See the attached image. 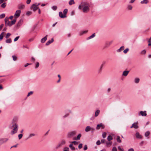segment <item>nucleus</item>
<instances>
[{
	"label": "nucleus",
	"instance_id": "obj_1",
	"mask_svg": "<svg viewBox=\"0 0 151 151\" xmlns=\"http://www.w3.org/2000/svg\"><path fill=\"white\" fill-rule=\"evenodd\" d=\"M89 4L86 2H82L78 6V9L80 10H82L84 13L88 12L89 10Z\"/></svg>",
	"mask_w": 151,
	"mask_h": 151
},
{
	"label": "nucleus",
	"instance_id": "obj_2",
	"mask_svg": "<svg viewBox=\"0 0 151 151\" xmlns=\"http://www.w3.org/2000/svg\"><path fill=\"white\" fill-rule=\"evenodd\" d=\"M16 119H13L12 123L9 126V128L10 129H13L11 132V134L12 135L16 133L17 131L18 125L16 124Z\"/></svg>",
	"mask_w": 151,
	"mask_h": 151
},
{
	"label": "nucleus",
	"instance_id": "obj_3",
	"mask_svg": "<svg viewBox=\"0 0 151 151\" xmlns=\"http://www.w3.org/2000/svg\"><path fill=\"white\" fill-rule=\"evenodd\" d=\"M19 17V10H17L15 14L14 17V19L11 21V24L12 26L14 24L16 21L17 18Z\"/></svg>",
	"mask_w": 151,
	"mask_h": 151
},
{
	"label": "nucleus",
	"instance_id": "obj_4",
	"mask_svg": "<svg viewBox=\"0 0 151 151\" xmlns=\"http://www.w3.org/2000/svg\"><path fill=\"white\" fill-rule=\"evenodd\" d=\"M76 134V132L73 131L69 132L67 134V137L68 138H71L74 136Z\"/></svg>",
	"mask_w": 151,
	"mask_h": 151
},
{
	"label": "nucleus",
	"instance_id": "obj_5",
	"mask_svg": "<svg viewBox=\"0 0 151 151\" xmlns=\"http://www.w3.org/2000/svg\"><path fill=\"white\" fill-rule=\"evenodd\" d=\"M5 23V25L6 26L11 27L12 26L11 22L9 21V18L8 17H6L4 19Z\"/></svg>",
	"mask_w": 151,
	"mask_h": 151
},
{
	"label": "nucleus",
	"instance_id": "obj_6",
	"mask_svg": "<svg viewBox=\"0 0 151 151\" xmlns=\"http://www.w3.org/2000/svg\"><path fill=\"white\" fill-rule=\"evenodd\" d=\"M105 126L104 124L102 123H101L97 125L96 129H103L104 128Z\"/></svg>",
	"mask_w": 151,
	"mask_h": 151
},
{
	"label": "nucleus",
	"instance_id": "obj_7",
	"mask_svg": "<svg viewBox=\"0 0 151 151\" xmlns=\"http://www.w3.org/2000/svg\"><path fill=\"white\" fill-rule=\"evenodd\" d=\"M138 122H135L130 127L131 128H134L135 129H137L139 127L138 125Z\"/></svg>",
	"mask_w": 151,
	"mask_h": 151
},
{
	"label": "nucleus",
	"instance_id": "obj_8",
	"mask_svg": "<svg viewBox=\"0 0 151 151\" xmlns=\"http://www.w3.org/2000/svg\"><path fill=\"white\" fill-rule=\"evenodd\" d=\"M38 7L37 5L35 4H33L31 6V9H32L34 11H35L37 9H38Z\"/></svg>",
	"mask_w": 151,
	"mask_h": 151
},
{
	"label": "nucleus",
	"instance_id": "obj_9",
	"mask_svg": "<svg viewBox=\"0 0 151 151\" xmlns=\"http://www.w3.org/2000/svg\"><path fill=\"white\" fill-rule=\"evenodd\" d=\"M65 143V140H62L61 142L56 147V148L58 149L62 145H64Z\"/></svg>",
	"mask_w": 151,
	"mask_h": 151
},
{
	"label": "nucleus",
	"instance_id": "obj_10",
	"mask_svg": "<svg viewBox=\"0 0 151 151\" xmlns=\"http://www.w3.org/2000/svg\"><path fill=\"white\" fill-rule=\"evenodd\" d=\"M141 115L142 116H146L147 115V113L146 111H140L139 114V115Z\"/></svg>",
	"mask_w": 151,
	"mask_h": 151
},
{
	"label": "nucleus",
	"instance_id": "obj_11",
	"mask_svg": "<svg viewBox=\"0 0 151 151\" xmlns=\"http://www.w3.org/2000/svg\"><path fill=\"white\" fill-rule=\"evenodd\" d=\"M135 135L136 136V137L139 139H142V135H141L140 134L139 132H137L136 133V134H135Z\"/></svg>",
	"mask_w": 151,
	"mask_h": 151
},
{
	"label": "nucleus",
	"instance_id": "obj_12",
	"mask_svg": "<svg viewBox=\"0 0 151 151\" xmlns=\"http://www.w3.org/2000/svg\"><path fill=\"white\" fill-rule=\"evenodd\" d=\"M129 70H125L124 71L123 73H122V76H126L128 75L129 73Z\"/></svg>",
	"mask_w": 151,
	"mask_h": 151
},
{
	"label": "nucleus",
	"instance_id": "obj_13",
	"mask_svg": "<svg viewBox=\"0 0 151 151\" xmlns=\"http://www.w3.org/2000/svg\"><path fill=\"white\" fill-rule=\"evenodd\" d=\"M47 35H46L45 37L42 38L41 40V42L42 43H44L47 39Z\"/></svg>",
	"mask_w": 151,
	"mask_h": 151
},
{
	"label": "nucleus",
	"instance_id": "obj_14",
	"mask_svg": "<svg viewBox=\"0 0 151 151\" xmlns=\"http://www.w3.org/2000/svg\"><path fill=\"white\" fill-rule=\"evenodd\" d=\"M59 16L61 18H64L65 17H66V16L64 14V15L63 14V13L62 12H59Z\"/></svg>",
	"mask_w": 151,
	"mask_h": 151
},
{
	"label": "nucleus",
	"instance_id": "obj_15",
	"mask_svg": "<svg viewBox=\"0 0 151 151\" xmlns=\"http://www.w3.org/2000/svg\"><path fill=\"white\" fill-rule=\"evenodd\" d=\"M81 134H79L78 135L77 137L73 138V139L76 140H79L81 137Z\"/></svg>",
	"mask_w": 151,
	"mask_h": 151
},
{
	"label": "nucleus",
	"instance_id": "obj_16",
	"mask_svg": "<svg viewBox=\"0 0 151 151\" xmlns=\"http://www.w3.org/2000/svg\"><path fill=\"white\" fill-rule=\"evenodd\" d=\"M88 32V30L81 31L79 33V35L80 36H81L83 35L84 34H86V33H87Z\"/></svg>",
	"mask_w": 151,
	"mask_h": 151
},
{
	"label": "nucleus",
	"instance_id": "obj_17",
	"mask_svg": "<svg viewBox=\"0 0 151 151\" xmlns=\"http://www.w3.org/2000/svg\"><path fill=\"white\" fill-rule=\"evenodd\" d=\"M7 139H0V145L4 142H6L7 140Z\"/></svg>",
	"mask_w": 151,
	"mask_h": 151
},
{
	"label": "nucleus",
	"instance_id": "obj_18",
	"mask_svg": "<svg viewBox=\"0 0 151 151\" xmlns=\"http://www.w3.org/2000/svg\"><path fill=\"white\" fill-rule=\"evenodd\" d=\"M53 41H54L53 39V38H52V40H51H51H49V41H48L47 42V43H46V45H49L50 44V43H52V42H53Z\"/></svg>",
	"mask_w": 151,
	"mask_h": 151
},
{
	"label": "nucleus",
	"instance_id": "obj_19",
	"mask_svg": "<svg viewBox=\"0 0 151 151\" xmlns=\"http://www.w3.org/2000/svg\"><path fill=\"white\" fill-rule=\"evenodd\" d=\"M91 127L90 126H88L86 127L85 131L86 132H88L91 130Z\"/></svg>",
	"mask_w": 151,
	"mask_h": 151
},
{
	"label": "nucleus",
	"instance_id": "obj_20",
	"mask_svg": "<svg viewBox=\"0 0 151 151\" xmlns=\"http://www.w3.org/2000/svg\"><path fill=\"white\" fill-rule=\"evenodd\" d=\"M124 46H122V47H121L120 48H119V49H118L117 50V52H120L122 50H124Z\"/></svg>",
	"mask_w": 151,
	"mask_h": 151
},
{
	"label": "nucleus",
	"instance_id": "obj_21",
	"mask_svg": "<svg viewBox=\"0 0 151 151\" xmlns=\"http://www.w3.org/2000/svg\"><path fill=\"white\" fill-rule=\"evenodd\" d=\"M95 36H96V35H95V33H93L91 36L88 37L87 38V40H88L94 37H95Z\"/></svg>",
	"mask_w": 151,
	"mask_h": 151
},
{
	"label": "nucleus",
	"instance_id": "obj_22",
	"mask_svg": "<svg viewBox=\"0 0 151 151\" xmlns=\"http://www.w3.org/2000/svg\"><path fill=\"white\" fill-rule=\"evenodd\" d=\"M100 112V111L99 110H97L95 114V116L97 117L98 116Z\"/></svg>",
	"mask_w": 151,
	"mask_h": 151
},
{
	"label": "nucleus",
	"instance_id": "obj_23",
	"mask_svg": "<svg viewBox=\"0 0 151 151\" xmlns=\"http://www.w3.org/2000/svg\"><path fill=\"white\" fill-rule=\"evenodd\" d=\"M103 64H102L100 66V68L98 70V72L99 73H101L102 69V67H103Z\"/></svg>",
	"mask_w": 151,
	"mask_h": 151
},
{
	"label": "nucleus",
	"instance_id": "obj_24",
	"mask_svg": "<svg viewBox=\"0 0 151 151\" xmlns=\"http://www.w3.org/2000/svg\"><path fill=\"white\" fill-rule=\"evenodd\" d=\"M112 144V142L109 141V142H106V145L107 147H109Z\"/></svg>",
	"mask_w": 151,
	"mask_h": 151
},
{
	"label": "nucleus",
	"instance_id": "obj_25",
	"mask_svg": "<svg viewBox=\"0 0 151 151\" xmlns=\"http://www.w3.org/2000/svg\"><path fill=\"white\" fill-rule=\"evenodd\" d=\"M75 2L74 0H70L69 2V4L70 5H71L73 4H75Z\"/></svg>",
	"mask_w": 151,
	"mask_h": 151
},
{
	"label": "nucleus",
	"instance_id": "obj_26",
	"mask_svg": "<svg viewBox=\"0 0 151 151\" xmlns=\"http://www.w3.org/2000/svg\"><path fill=\"white\" fill-rule=\"evenodd\" d=\"M140 79L139 78H135L134 79V82L136 83H138L139 82Z\"/></svg>",
	"mask_w": 151,
	"mask_h": 151
},
{
	"label": "nucleus",
	"instance_id": "obj_27",
	"mask_svg": "<svg viewBox=\"0 0 151 151\" xmlns=\"http://www.w3.org/2000/svg\"><path fill=\"white\" fill-rule=\"evenodd\" d=\"M148 2V0H143V1H141V3L142 4H146Z\"/></svg>",
	"mask_w": 151,
	"mask_h": 151
},
{
	"label": "nucleus",
	"instance_id": "obj_28",
	"mask_svg": "<svg viewBox=\"0 0 151 151\" xmlns=\"http://www.w3.org/2000/svg\"><path fill=\"white\" fill-rule=\"evenodd\" d=\"M113 138L111 135H109L107 137V139L109 141H110Z\"/></svg>",
	"mask_w": 151,
	"mask_h": 151
},
{
	"label": "nucleus",
	"instance_id": "obj_29",
	"mask_svg": "<svg viewBox=\"0 0 151 151\" xmlns=\"http://www.w3.org/2000/svg\"><path fill=\"white\" fill-rule=\"evenodd\" d=\"M4 33V32H3L0 35V40H1L3 39Z\"/></svg>",
	"mask_w": 151,
	"mask_h": 151
},
{
	"label": "nucleus",
	"instance_id": "obj_30",
	"mask_svg": "<svg viewBox=\"0 0 151 151\" xmlns=\"http://www.w3.org/2000/svg\"><path fill=\"white\" fill-rule=\"evenodd\" d=\"M120 137L119 136H117V138H116V140L118 142H119V143H120L121 142V140L120 139Z\"/></svg>",
	"mask_w": 151,
	"mask_h": 151
},
{
	"label": "nucleus",
	"instance_id": "obj_31",
	"mask_svg": "<svg viewBox=\"0 0 151 151\" xmlns=\"http://www.w3.org/2000/svg\"><path fill=\"white\" fill-rule=\"evenodd\" d=\"M6 43H9L12 42V40L11 39H9L6 40Z\"/></svg>",
	"mask_w": 151,
	"mask_h": 151
},
{
	"label": "nucleus",
	"instance_id": "obj_32",
	"mask_svg": "<svg viewBox=\"0 0 151 151\" xmlns=\"http://www.w3.org/2000/svg\"><path fill=\"white\" fill-rule=\"evenodd\" d=\"M35 134L34 133L31 134L29 135V136L28 137V139L29 138L35 136Z\"/></svg>",
	"mask_w": 151,
	"mask_h": 151
},
{
	"label": "nucleus",
	"instance_id": "obj_33",
	"mask_svg": "<svg viewBox=\"0 0 151 151\" xmlns=\"http://www.w3.org/2000/svg\"><path fill=\"white\" fill-rule=\"evenodd\" d=\"M6 6V3L4 2V3H3L1 5V6L3 8H4Z\"/></svg>",
	"mask_w": 151,
	"mask_h": 151
},
{
	"label": "nucleus",
	"instance_id": "obj_34",
	"mask_svg": "<svg viewBox=\"0 0 151 151\" xmlns=\"http://www.w3.org/2000/svg\"><path fill=\"white\" fill-rule=\"evenodd\" d=\"M150 132H149V131L147 132H145V136L146 137H147L150 135Z\"/></svg>",
	"mask_w": 151,
	"mask_h": 151
},
{
	"label": "nucleus",
	"instance_id": "obj_35",
	"mask_svg": "<svg viewBox=\"0 0 151 151\" xmlns=\"http://www.w3.org/2000/svg\"><path fill=\"white\" fill-rule=\"evenodd\" d=\"M5 14H3L0 15V19H2L5 17Z\"/></svg>",
	"mask_w": 151,
	"mask_h": 151
},
{
	"label": "nucleus",
	"instance_id": "obj_36",
	"mask_svg": "<svg viewBox=\"0 0 151 151\" xmlns=\"http://www.w3.org/2000/svg\"><path fill=\"white\" fill-rule=\"evenodd\" d=\"M129 49L128 48L126 49H125L124 51L123 52L125 54H126L127 53V52L129 51Z\"/></svg>",
	"mask_w": 151,
	"mask_h": 151
},
{
	"label": "nucleus",
	"instance_id": "obj_37",
	"mask_svg": "<svg viewBox=\"0 0 151 151\" xmlns=\"http://www.w3.org/2000/svg\"><path fill=\"white\" fill-rule=\"evenodd\" d=\"M68 12V9H65L64 10V11H63V13H64V14L65 15Z\"/></svg>",
	"mask_w": 151,
	"mask_h": 151
},
{
	"label": "nucleus",
	"instance_id": "obj_38",
	"mask_svg": "<svg viewBox=\"0 0 151 151\" xmlns=\"http://www.w3.org/2000/svg\"><path fill=\"white\" fill-rule=\"evenodd\" d=\"M36 66H35V68H37L39 66V63L38 62H36Z\"/></svg>",
	"mask_w": 151,
	"mask_h": 151
},
{
	"label": "nucleus",
	"instance_id": "obj_39",
	"mask_svg": "<svg viewBox=\"0 0 151 151\" xmlns=\"http://www.w3.org/2000/svg\"><path fill=\"white\" fill-rule=\"evenodd\" d=\"M52 9L54 10H56L57 9V7L56 6H53L52 7Z\"/></svg>",
	"mask_w": 151,
	"mask_h": 151
},
{
	"label": "nucleus",
	"instance_id": "obj_40",
	"mask_svg": "<svg viewBox=\"0 0 151 151\" xmlns=\"http://www.w3.org/2000/svg\"><path fill=\"white\" fill-rule=\"evenodd\" d=\"M33 92L32 91H30L29 92L27 95V97H29V96H30L31 95H32L33 94Z\"/></svg>",
	"mask_w": 151,
	"mask_h": 151
},
{
	"label": "nucleus",
	"instance_id": "obj_41",
	"mask_svg": "<svg viewBox=\"0 0 151 151\" xmlns=\"http://www.w3.org/2000/svg\"><path fill=\"white\" fill-rule=\"evenodd\" d=\"M11 34L10 33H7L6 36V38L8 39L9 37L11 35Z\"/></svg>",
	"mask_w": 151,
	"mask_h": 151
},
{
	"label": "nucleus",
	"instance_id": "obj_42",
	"mask_svg": "<svg viewBox=\"0 0 151 151\" xmlns=\"http://www.w3.org/2000/svg\"><path fill=\"white\" fill-rule=\"evenodd\" d=\"M127 8L129 10H132V6L131 5H129L128 6Z\"/></svg>",
	"mask_w": 151,
	"mask_h": 151
},
{
	"label": "nucleus",
	"instance_id": "obj_43",
	"mask_svg": "<svg viewBox=\"0 0 151 151\" xmlns=\"http://www.w3.org/2000/svg\"><path fill=\"white\" fill-rule=\"evenodd\" d=\"M146 52L145 50H144L142 51L141 52V55H144L146 53Z\"/></svg>",
	"mask_w": 151,
	"mask_h": 151
},
{
	"label": "nucleus",
	"instance_id": "obj_44",
	"mask_svg": "<svg viewBox=\"0 0 151 151\" xmlns=\"http://www.w3.org/2000/svg\"><path fill=\"white\" fill-rule=\"evenodd\" d=\"M106 132H104L102 134V137L103 138H105L106 137Z\"/></svg>",
	"mask_w": 151,
	"mask_h": 151
},
{
	"label": "nucleus",
	"instance_id": "obj_45",
	"mask_svg": "<svg viewBox=\"0 0 151 151\" xmlns=\"http://www.w3.org/2000/svg\"><path fill=\"white\" fill-rule=\"evenodd\" d=\"M72 144H73L75 145H77L78 144V142L76 141H73L71 142Z\"/></svg>",
	"mask_w": 151,
	"mask_h": 151
},
{
	"label": "nucleus",
	"instance_id": "obj_46",
	"mask_svg": "<svg viewBox=\"0 0 151 151\" xmlns=\"http://www.w3.org/2000/svg\"><path fill=\"white\" fill-rule=\"evenodd\" d=\"M69 148L68 147H65L64 148V150L63 151H68Z\"/></svg>",
	"mask_w": 151,
	"mask_h": 151
},
{
	"label": "nucleus",
	"instance_id": "obj_47",
	"mask_svg": "<svg viewBox=\"0 0 151 151\" xmlns=\"http://www.w3.org/2000/svg\"><path fill=\"white\" fill-rule=\"evenodd\" d=\"M12 58L13 60L14 61L16 60L17 59V57L15 55L12 56Z\"/></svg>",
	"mask_w": 151,
	"mask_h": 151
},
{
	"label": "nucleus",
	"instance_id": "obj_48",
	"mask_svg": "<svg viewBox=\"0 0 151 151\" xmlns=\"http://www.w3.org/2000/svg\"><path fill=\"white\" fill-rule=\"evenodd\" d=\"M32 13V12H31L28 11L27 12L26 14L28 16H29Z\"/></svg>",
	"mask_w": 151,
	"mask_h": 151
},
{
	"label": "nucleus",
	"instance_id": "obj_49",
	"mask_svg": "<svg viewBox=\"0 0 151 151\" xmlns=\"http://www.w3.org/2000/svg\"><path fill=\"white\" fill-rule=\"evenodd\" d=\"M24 5H21L19 6V9H23L24 7Z\"/></svg>",
	"mask_w": 151,
	"mask_h": 151
},
{
	"label": "nucleus",
	"instance_id": "obj_50",
	"mask_svg": "<svg viewBox=\"0 0 151 151\" xmlns=\"http://www.w3.org/2000/svg\"><path fill=\"white\" fill-rule=\"evenodd\" d=\"M118 149L120 151H123L124 149L123 148H122L120 146L118 147Z\"/></svg>",
	"mask_w": 151,
	"mask_h": 151
},
{
	"label": "nucleus",
	"instance_id": "obj_51",
	"mask_svg": "<svg viewBox=\"0 0 151 151\" xmlns=\"http://www.w3.org/2000/svg\"><path fill=\"white\" fill-rule=\"evenodd\" d=\"M82 144H80L78 146V147L79 149H81L82 147Z\"/></svg>",
	"mask_w": 151,
	"mask_h": 151
},
{
	"label": "nucleus",
	"instance_id": "obj_52",
	"mask_svg": "<svg viewBox=\"0 0 151 151\" xmlns=\"http://www.w3.org/2000/svg\"><path fill=\"white\" fill-rule=\"evenodd\" d=\"M87 148L88 147L87 145H85L84 147V150H86L87 149Z\"/></svg>",
	"mask_w": 151,
	"mask_h": 151
},
{
	"label": "nucleus",
	"instance_id": "obj_53",
	"mask_svg": "<svg viewBox=\"0 0 151 151\" xmlns=\"http://www.w3.org/2000/svg\"><path fill=\"white\" fill-rule=\"evenodd\" d=\"M112 150V151H117V149L116 147H114L113 148Z\"/></svg>",
	"mask_w": 151,
	"mask_h": 151
},
{
	"label": "nucleus",
	"instance_id": "obj_54",
	"mask_svg": "<svg viewBox=\"0 0 151 151\" xmlns=\"http://www.w3.org/2000/svg\"><path fill=\"white\" fill-rule=\"evenodd\" d=\"M69 115V114L68 113L67 114H66L65 115L63 116V118H65L68 116Z\"/></svg>",
	"mask_w": 151,
	"mask_h": 151
},
{
	"label": "nucleus",
	"instance_id": "obj_55",
	"mask_svg": "<svg viewBox=\"0 0 151 151\" xmlns=\"http://www.w3.org/2000/svg\"><path fill=\"white\" fill-rule=\"evenodd\" d=\"M96 143L97 145H99L101 144V143L100 142V141L99 140Z\"/></svg>",
	"mask_w": 151,
	"mask_h": 151
},
{
	"label": "nucleus",
	"instance_id": "obj_56",
	"mask_svg": "<svg viewBox=\"0 0 151 151\" xmlns=\"http://www.w3.org/2000/svg\"><path fill=\"white\" fill-rule=\"evenodd\" d=\"M19 39V36L17 37L14 39V41H17Z\"/></svg>",
	"mask_w": 151,
	"mask_h": 151
},
{
	"label": "nucleus",
	"instance_id": "obj_57",
	"mask_svg": "<svg viewBox=\"0 0 151 151\" xmlns=\"http://www.w3.org/2000/svg\"><path fill=\"white\" fill-rule=\"evenodd\" d=\"M31 60L32 61H33V62H34L35 60V59L34 57H32L31 58Z\"/></svg>",
	"mask_w": 151,
	"mask_h": 151
},
{
	"label": "nucleus",
	"instance_id": "obj_58",
	"mask_svg": "<svg viewBox=\"0 0 151 151\" xmlns=\"http://www.w3.org/2000/svg\"><path fill=\"white\" fill-rule=\"evenodd\" d=\"M23 19H21L19 20V26L20 25V24L23 22Z\"/></svg>",
	"mask_w": 151,
	"mask_h": 151
},
{
	"label": "nucleus",
	"instance_id": "obj_59",
	"mask_svg": "<svg viewBox=\"0 0 151 151\" xmlns=\"http://www.w3.org/2000/svg\"><path fill=\"white\" fill-rule=\"evenodd\" d=\"M4 24H1L0 26V30H1L2 28L3 27Z\"/></svg>",
	"mask_w": 151,
	"mask_h": 151
},
{
	"label": "nucleus",
	"instance_id": "obj_60",
	"mask_svg": "<svg viewBox=\"0 0 151 151\" xmlns=\"http://www.w3.org/2000/svg\"><path fill=\"white\" fill-rule=\"evenodd\" d=\"M31 2V0H27V3L28 4H29Z\"/></svg>",
	"mask_w": 151,
	"mask_h": 151
},
{
	"label": "nucleus",
	"instance_id": "obj_61",
	"mask_svg": "<svg viewBox=\"0 0 151 151\" xmlns=\"http://www.w3.org/2000/svg\"><path fill=\"white\" fill-rule=\"evenodd\" d=\"M101 143H104L105 142V140L104 139H102L101 140Z\"/></svg>",
	"mask_w": 151,
	"mask_h": 151
},
{
	"label": "nucleus",
	"instance_id": "obj_62",
	"mask_svg": "<svg viewBox=\"0 0 151 151\" xmlns=\"http://www.w3.org/2000/svg\"><path fill=\"white\" fill-rule=\"evenodd\" d=\"M23 136V135L22 134H19V139H21Z\"/></svg>",
	"mask_w": 151,
	"mask_h": 151
},
{
	"label": "nucleus",
	"instance_id": "obj_63",
	"mask_svg": "<svg viewBox=\"0 0 151 151\" xmlns=\"http://www.w3.org/2000/svg\"><path fill=\"white\" fill-rule=\"evenodd\" d=\"M112 41H111L110 42H109L108 44V45H111V43H112Z\"/></svg>",
	"mask_w": 151,
	"mask_h": 151
},
{
	"label": "nucleus",
	"instance_id": "obj_64",
	"mask_svg": "<svg viewBox=\"0 0 151 151\" xmlns=\"http://www.w3.org/2000/svg\"><path fill=\"white\" fill-rule=\"evenodd\" d=\"M134 150L132 148H130L128 150V151H134Z\"/></svg>",
	"mask_w": 151,
	"mask_h": 151
}]
</instances>
